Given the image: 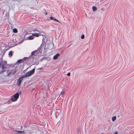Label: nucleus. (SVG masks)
<instances>
[{
  "instance_id": "obj_1",
  "label": "nucleus",
  "mask_w": 134,
  "mask_h": 134,
  "mask_svg": "<svg viewBox=\"0 0 134 134\" xmlns=\"http://www.w3.org/2000/svg\"><path fill=\"white\" fill-rule=\"evenodd\" d=\"M35 70V69L34 68L32 70L26 72L24 76H22L20 77L18 79L16 83L17 85L19 86L21 84L23 79L24 78H26L30 76L33 74L34 73Z\"/></svg>"
},
{
  "instance_id": "obj_2",
  "label": "nucleus",
  "mask_w": 134,
  "mask_h": 134,
  "mask_svg": "<svg viewBox=\"0 0 134 134\" xmlns=\"http://www.w3.org/2000/svg\"><path fill=\"white\" fill-rule=\"evenodd\" d=\"M6 62H1L0 63V67L1 69L2 72H3L5 70L4 69L5 68V66L6 64Z\"/></svg>"
},
{
  "instance_id": "obj_3",
  "label": "nucleus",
  "mask_w": 134,
  "mask_h": 134,
  "mask_svg": "<svg viewBox=\"0 0 134 134\" xmlns=\"http://www.w3.org/2000/svg\"><path fill=\"white\" fill-rule=\"evenodd\" d=\"M21 91L19 92V93H16L13 96V97L17 100L18 98H19V94H21Z\"/></svg>"
},
{
  "instance_id": "obj_4",
  "label": "nucleus",
  "mask_w": 134,
  "mask_h": 134,
  "mask_svg": "<svg viewBox=\"0 0 134 134\" xmlns=\"http://www.w3.org/2000/svg\"><path fill=\"white\" fill-rule=\"evenodd\" d=\"M60 55L59 54H57L55 55L54 56L53 59H56Z\"/></svg>"
},
{
  "instance_id": "obj_5",
  "label": "nucleus",
  "mask_w": 134,
  "mask_h": 134,
  "mask_svg": "<svg viewBox=\"0 0 134 134\" xmlns=\"http://www.w3.org/2000/svg\"><path fill=\"white\" fill-rule=\"evenodd\" d=\"M11 100L13 102H15L17 100V99H16L14 97L12 96L11 98Z\"/></svg>"
},
{
  "instance_id": "obj_6",
  "label": "nucleus",
  "mask_w": 134,
  "mask_h": 134,
  "mask_svg": "<svg viewBox=\"0 0 134 134\" xmlns=\"http://www.w3.org/2000/svg\"><path fill=\"white\" fill-rule=\"evenodd\" d=\"M32 36H33L38 37L39 36V34H32Z\"/></svg>"
},
{
  "instance_id": "obj_7",
  "label": "nucleus",
  "mask_w": 134,
  "mask_h": 134,
  "mask_svg": "<svg viewBox=\"0 0 134 134\" xmlns=\"http://www.w3.org/2000/svg\"><path fill=\"white\" fill-rule=\"evenodd\" d=\"M17 132L21 134H23L24 133V132L22 131H17Z\"/></svg>"
},
{
  "instance_id": "obj_8",
  "label": "nucleus",
  "mask_w": 134,
  "mask_h": 134,
  "mask_svg": "<svg viewBox=\"0 0 134 134\" xmlns=\"http://www.w3.org/2000/svg\"><path fill=\"white\" fill-rule=\"evenodd\" d=\"M92 9L94 11H96L97 10L96 7L94 6H93L92 7Z\"/></svg>"
},
{
  "instance_id": "obj_9",
  "label": "nucleus",
  "mask_w": 134,
  "mask_h": 134,
  "mask_svg": "<svg viewBox=\"0 0 134 134\" xmlns=\"http://www.w3.org/2000/svg\"><path fill=\"white\" fill-rule=\"evenodd\" d=\"M28 39L29 40H32L34 39V37H33L32 36H30L29 37H28Z\"/></svg>"
},
{
  "instance_id": "obj_10",
  "label": "nucleus",
  "mask_w": 134,
  "mask_h": 134,
  "mask_svg": "<svg viewBox=\"0 0 134 134\" xmlns=\"http://www.w3.org/2000/svg\"><path fill=\"white\" fill-rule=\"evenodd\" d=\"M12 51H10L9 53V56H12Z\"/></svg>"
},
{
  "instance_id": "obj_11",
  "label": "nucleus",
  "mask_w": 134,
  "mask_h": 134,
  "mask_svg": "<svg viewBox=\"0 0 134 134\" xmlns=\"http://www.w3.org/2000/svg\"><path fill=\"white\" fill-rule=\"evenodd\" d=\"M13 32L14 33H16L18 31L16 29H13Z\"/></svg>"
},
{
  "instance_id": "obj_12",
  "label": "nucleus",
  "mask_w": 134,
  "mask_h": 134,
  "mask_svg": "<svg viewBox=\"0 0 134 134\" xmlns=\"http://www.w3.org/2000/svg\"><path fill=\"white\" fill-rule=\"evenodd\" d=\"M23 60L22 59L19 60L17 61V62H16V63L17 64L18 63L21 62H22Z\"/></svg>"
},
{
  "instance_id": "obj_13",
  "label": "nucleus",
  "mask_w": 134,
  "mask_h": 134,
  "mask_svg": "<svg viewBox=\"0 0 134 134\" xmlns=\"http://www.w3.org/2000/svg\"><path fill=\"white\" fill-rule=\"evenodd\" d=\"M116 119V117L115 116L113 117L112 118V120L113 121H114Z\"/></svg>"
},
{
  "instance_id": "obj_14",
  "label": "nucleus",
  "mask_w": 134,
  "mask_h": 134,
  "mask_svg": "<svg viewBox=\"0 0 134 134\" xmlns=\"http://www.w3.org/2000/svg\"><path fill=\"white\" fill-rule=\"evenodd\" d=\"M85 36L83 35H82L81 36V39H83L84 38Z\"/></svg>"
},
{
  "instance_id": "obj_15",
  "label": "nucleus",
  "mask_w": 134,
  "mask_h": 134,
  "mask_svg": "<svg viewBox=\"0 0 134 134\" xmlns=\"http://www.w3.org/2000/svg\"><path fill=\"white\" fill-rule=\"evenodd\" d=\"M35 53L34 52V51L32 52L31 53V55H34L35 54Z\"/></svg>"
},
{
  "instance_id": "obj_16",
  "label": "nucleus",
  "mask_w": 134,
  "mask_h": 134,
  "mask_svg": "<svg viewBox=\"0 0 134 134\" xmlns=\"http://www.w3.org/2000/svg\"><path fill=\"white\" fill-rule=\"evenodd\" d=\"M14 71L13 74H14L16 72V69H14Z\"/></svg>"
},
{
  "instance_id": "obj_17",
  "label": "nucleus",
  "mask_w": 134,
  "mask_h": 134,
  "mask_svg": "<svg viewBox=\"0 0 134 134\" xmlns=\"http://www.w3.org/2000/svg\"><path fill=\"white\" fill-rule=\"evenodd\" d=\"M38 51V50H36L34 51V52L35 53H36Z\"/></svg>"
},
{
  "instance_id": "obj_18",
  "label": "nucleus",
  "mask_w": 134,
  "mask_h": 134,
  "mask_svg": "<svg viewBox=\"0 0 134 134\" xmlns=\"http://www.w3.org/2000/svg\"><path fill=\"white\" fill-rule=\"evenodd\" d=\"M70 72L68 73L67 74V75L68 76H70Z\"/></svg>"
},
{
  "instance_id": "obj_19",
  "label": "nucleus",
  "mask_w": 134,
  "mask_h": 134,
  "mask_svg": "<svg viewBox=\"0 0 134 134\" xmlns=\"http://www.w3.org/2000/svg\"><path fill=\"white\" fill-rule=\"evenodd\" d=\"M50 19L51 20H54L53 17L52 16H51L50 17Z\"/></svg>"
},
{
  "instance_id": "obj_20",
  "label": "nucleus",
  "mask_w": 134,
  "mask_h": 134,
  "mask_svg": "<svg viewBox=\"0 0 134 134\" xmlns=\"http://www.w3.org/2000/svg\"><path fill=\"white\" fill-rule=\"evenodd\" d=\"M101 10L102 11H104L105 9L104 8H102L101 9Z\"/></svg>"
},
{
  "instance_id": "obj_21",
  "label": "nucleus",
  "mask_w": 134,
  "mask_h": 134,
  "mask_svg": "<svg viewBox=\"0 0 134 134\" xmlns=\"http://www.w3.org/2000/svg\"><path fill=\"white\" fill-rule=\"evenodd\" d=\"M64 92H61L60 94H61L62 95H63L64 94Z\"/></svg>"
},
{
  "instance_id": "obj_22",
  "label": "nucleus",
  "mask_w": 134,
  "mask_h": 134,
  "mask_svg": "<svg viewBox=\"0 0 134 134\" xmlns=\"http://www.w3.org/2000/svg\"><path fill=\"white\" fill-rule=\"evenodd\" d=\"M54 20L56 21L57 22H58L59 21L58 20H57V19H54Z\"/></svg>"
},
{
  "instance_id": "obj_23",
  "label": "nucleus",
  "mask_w": 134,
  "mask_h": 134,
  "mask_svg": "<svg viewBox=\"0 0 134 134\" xmlns=\"http://www.w3.org/2000/svg\"><path fill=\"white\" fill-rule=\"evenodd\" d=\"M114 134H118L117 132L115 131L114 132Z\"/></svg>"
},
{
  "instance_id": "obj_24",
  "label": "nucleus",
  "mask_w": 134,
  "mask_h": 134,
  "mask_svg": "<svg viewBox=\"0 0 134 134\" xmlns=\"http://www.w3.org/2000/svg\"><path fill=\"white\" fill-rule=\"evenodd\" d=\"M25 58L24 59H25ZM26 58V59H27V58Z\"/></svg>"
},
{
  "instance_id": "obj_25",
  "label": "nucleus",
  "mask_w": 134,
  "mask_h": 134,
  "mask_svg": "<svg viewBox=\"0 0 134 134\" xmlns=\"http://www.w3.org/2000/svg\"><path fill=\"white\" fill-rule=\"evenodd\" d=\"M41 69V68H39L38 69Z\"/></svg>"
}]
</instances>
